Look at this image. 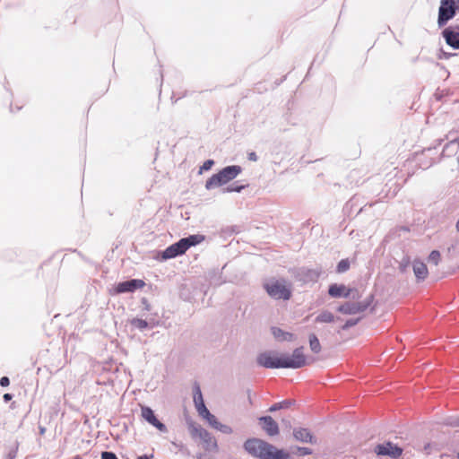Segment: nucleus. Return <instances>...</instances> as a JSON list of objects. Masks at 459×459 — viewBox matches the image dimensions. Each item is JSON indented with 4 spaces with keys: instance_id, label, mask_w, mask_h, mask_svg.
Returning <instances> with one entry per match:
<instances>
[{
    "instance_id": "12",
    "label": "nucleus",
    "mask_w": 459,
    "mask_h": 459,
    "mask_svg": "<svg viewBox=\"0 0 459 459\" xmlns=\"http://www.w3.org/2000/svg\"><path fill=\"white\" fill-rule=\"evenodd\" d=\"M264 432L270 436H277L280 432L278 423L271 416H263L258 419Z\"/></svg>"
},
{
    "instance_id": "35",
    "label": "nucleus",
    "mask_w": 459,
    "mask_h": 459,
    "mask_svg": "<svg viewBox=\"0 0 459 459\" xmlns=\"http://www.w3.org/2000/svg\"><path fill=\"white\" fill-rule=\"evenodd\" d=\"M137 459H150L148 455H143L137 457Z\"/></svg>"
},
{
    "instance_id": "23",
    "label": "nucleus",
    "mask_w": 459,
    "mask_h": 459,
    "mask_svg": "<svg viewBox=\"0 0 459 459\" xmlns=\"http://www.w3.org/2000/svg\"><path fill=\"white\" fill-rule=\"evenodd\" d=\"M202 417L207 419V420L209 421V423L213 427V428H217L218 427V424L220 423L216 417L214 415H212L210 411H209V414L207 413H204V414H200Z\"/></svg>"
},
{
    "instance_id": "14",
    "label": "nucleus",
    "mask_w": 459,
    "mask_h": 459,
    "mask_svg": "<svg viewBox=\"0 0 459 459\" xmlns=\"http://www.w3.org/2000/svg\"><path fill=\"white\" fill-rule=\"evenodd\" d=\"M141 414L142 417L148 421L150 424L157 428L159 430L165 432L167 431L166 426L161 423L154 415L153 411L147 406H142L141 407Z\"/></svg>"
},
{
    "instance_id": "34",
    "label": "nucleus",
    "mask_w": 459,
    "mask_h": 459,
    "mask_svg": "<svg viewBox=\"0 0 459 459\" xmlns=\"http://www.w3.org/2000/svg\"><path fill=\"white\" fill-rule=\"evenodd\" d=\"M256 159H257V157H256V154H255V152H251V153L249 154V160H254V161H255V160H256Z\"/></svg>"
},
{
    "instance_id": "16",
    "label": "nucleus",
    "mask_w": 459,
    "mask_h": 459,
    "mask_svg": "<svg viewBox=\"0 0 459 459\" xmlns=\"http://www.w3.org/2000/svg\"><path fill=\"white\" fill-rule=\"evenodd\" d=\"M193 395H194V403L196 408L197 412L200 414L207 413L209 414V410L206 408L203 394L201 392L200 385L195 383L193 388Z\"/></svg>"
},
{
    "instance_id": "31",
    "label": "nucleus",
    "mask_w": 459,
    "mask_h": 459,
    "mask_svg": "<svg viewBox=\"0 0 459 459\" xmlns=\"http://www.w3.org/2000/svg\"><path fill=\"white\" fill-rule=\"evenodd\" d=\"M357 321H353V320H348L345 325L342 326V329L345 330L351 326H353L354 325H356Z\"/></svg>"
},
{
    "instance_id": "20",
    "label": "nucleus",
    "mask_w": 459,
    "mask_h": 459,
    "mask_svg": "<svg viewBox=\"0 0 459 459\" xmlns=\"http://www.w3.org/2000/svg\"><path fill=\"white\" fill-rule=\"evenodd\" d=\"M309 347L314 353H319L321 351V344L315 333H310L308 336Z\"/></svg>"
},
{
    "instance_id": "24",
    "label": "nucleus",
    "mask_w": 459,
    "mask_h": 459,
    "mask_svg": "<svg viewBox=\"0 0 459 459\" xmlns=\"http://www.w3.org/2000/svg\"><path fill=\"white\" fill-rule=\"evenodd\" d=\"M132 324L139 328V329H144L147 327L148 324L145 320L143 319H140V318H135L132 321Z\"/></svg>"
},
{
    "instance_id": "29",
    "label": "nucleus",
    "mask_w": 459,
    "mask_h": 459,
    "mask_svg": "<svg viewBox=\"0 0 459 459\" xmlns=\"http://www.w3.org/2000/svg\"><path fill=\"white\" fill-rule=\"evenodd\" d=\"M9 384H10V380H9V378L7 377H1L0 385L2 386H7V385H9Z\"/></svg>"
},
{
    "instance_id": "9",
    "label": "nucleus",
    "mask_w": 459,
    "mask_h": 459,
    "mask_svg": "<svg viewBox=\"0 0 459 459\" xmlns=\"http://www.w3.org/2000/svg\"><path fill=\"white\" fill-rule=\"evenodd\" d=\"M328 294L332 298H359V291L356 289H351L344 284L333 283L329 286Z\"/></svg>"
},
{
    "instance_id": "17",
    "label": "nucleus",
    "mask_w": 459,
    "mask_h": 459,
    "mask_svg": "<svg viewBox=\"0 0 459 459\" xmlns=\"http://www.w3.org/2000/svg\"><path fill=\"white\" fill-rule=\"evenodd\" d=\"M412 268L413 273L419 281H423L428 277L429 270L427 265L423 262L420 260H415L413 262Z\"/></svg>"
},
{
    "instance_id": "2",
    "label": "nucleus",
    "mask_w": 459,
    "mask_h": 459,
    "mask_svg": "<svg viewBox=\"0 0 459 459\" xmlns=\"http://www.w3.org/2000/svg\"><path fill=\"white\" fill-rule=\"evenodd\" d=\"M244 449L253 457L258 459H289L290 454L279 449L264 439L252 437L244 443Z\"/></svg>"
},
{
    "instance_id": "15",
    "label": "nucleus",
    "mask_w": 459,
    "mask_h": 459,
    "mask_svg": "<svg viewBox=\"0 0 459 459\" xmlns=\"http://www.w3.org/2000/svg\"><path fill=\"white\" fill-rule=\"evenodd\" d=\"M294 438L302 443L316 444V437L307 428H296L293 430Z\"/></svg>"
},
{
    "instance_id": "13",
    "label": "nucleus",
    "mask_w": 459,
    "mask_h": 459,
    "mask_svg": "<svg viewBox=\"0 0 459 459\" xmlns=\"http://www.w3.org/2000/svg\"><path fill=\"white\" fill-rule=\"evenodd\" d=\"M145 286L143 280L134 279L123 282H119L116 287L117 293L133 292L137 289H142Z\"/></svg>"
},
{
    "instance_id": "28",
    "label": "nucleus",
    "mask_w": 459,
    "mask_h": 459,
    "mask_svg": "<svg viewBox=\"0 0 459 459\" xmlns=\"http://www.w3.org/2000/svg\"><path fill=\"white\" fill-rule=\"evenodd\" d=\"M101 459H118L117 455L112 452H102Z\"/></svg>"
},
{
    "instance_id": "25",
    "label": "nucleus",
    "mask_w": 459,
    "mask_h": 459,
    "mask_svg": "<svg viewBox=\"0 0 459 459\" xmlns=\"http://www.w3.org/2000/svg\"><path fill=\"white\" fill-rule=\"evenodd\" d=\"M216 429H219L220 431H221L223 433H226V434H231L232 433V429L230 426L223 425L221 423L218 424V427L216 428Z\"/></svg>"
},
{
    "instance_id": "1",
    "label": "nucleus",
    "mask_w": 459,
    "mask_h": 459,
    "mask_svg": "<svg viewBox=\"0 0 459 459\" xmlns=\"http://www.w3.org/2000/svg\"><path fill=\"white\" fill-rule=\"evenodd\" d=\"M257 363L267 368H299L307 364V358L303 352V347L293 351L291 356L278 357L273 352L265 351L258 355Z\"/></svg>"
},
{
    "instance_id": "27",
    "label": "nucleus",
    "mask_w": 459,
    "mask_h": 459,
    "mask_svg": "<svg viewBox=\"0 0 459 459\" xmlns=\"http://www.w3.org/2000/svg\"><path fill=\"white\" fill-rule=\"evenodd\" d=\"M212 165H213V160H208L204 161L203 166L200 168V173L203 170H209Z\"/></svg>"
},
{
    "instance_id": "7",
    "label": "nucleus",
    "mask_w": 459,
    "mask_h": 459,
    "mask_svg": "<svg viewBox=\"0 0 459 459\" xmlns=\"http://www.w3.org/2000/svg\"><path fill=\"white\" fill-rule=\"evenodd\" d=\"M193 437L199 438L203 446L207 451H216L218 449L217 441L212 435L202 427H195L191 431Z\"/></svg>"
},
{
    "instance_id": "5",
    "label": "nucleus",
    "mask_w": 459,
    "mask_h": 459,
    "mask_svg": "<svg viewBox=\"0 0 459 459\" xmlns=\"http://www.w3.org/2000/svg\"><path fill=\"white\" fill-rule=\"evenodd\" d=\"M268 295L274 299L288 300L291 297V287L283 280H273L264 285Z\"/></svg>"
},
{
    "instance_id": "11",
    "label": "nucleus",
    "mask_w": 459,
    "mask_h": 459,
    "mask_svg": "<svg viewBox=\"0 0 459 459\" xmlns=\"http://www.w3.org/2000/svg\"><path fill=\"white\" fill-rule=\"evenodd\" d=\"M442 34L447 45L459 49V26H449L443 30Z\"/></svg>"
},
{
    "instance_id": "22",
    "label": "nucleus",
    "mask_w": 459,
    "mask_h": 459,
    "mask_svg": "<svg viewBox=\"0 0 459 459\" xmlns=\"http://www.w3.org/2000/svg\"><path fill=\"white\" fill-rule=\"evenodd\" d=\"M440 259H441V255H440L439 251H437V250H433L429 255V261L430 263H433L436 265L438 264V263L440 262Z\"/></svg>"
},
{
    "instance_id": "37",
    "label": "nucleus",
    "mask_w": 459,
    "mask_h": 459,
    "mask_svg": "<svg viewBox=\"0 0 459 459\" xmlns=\"http://www.w3.org/2000/svg\"><path fill=\"white\" fill-rule=\"evenodd\" d=\"M456 230L459 231V218H458V221L456 222Z\"/></svg>"
},
{
    "instance_id": "18",
    "label": "nucleus",
    "mask_w": 459,
    "mask_h": 459,
    "mask_svg": "<svg viewBox=\"0 0 459 459\" xmlns=\"http://www.w3.org/2000/svg\"><path fill=\"white\" fill-rule=\"evenodd\" d=\"M272 333L273 337L278 341L291 342L294 340V334L289 332H285L279 327H272Z\"/></svg>"
},
{
    "instance_id": "3",
    "label": "nucleus",
    "mask_w": 459,
    "mask_h": 459,
    "mask_svg": "<svg viewBox=\"0 0 459 459\" xmlns=\"http://www.w3.org/2000/svg\"><path fill=\"white\" fill-rule=\"evenodd\" d=\"M204 240L203 235H190L187 238H181L177 243L168 247L162 253L163 259H171L179 255H183L191 247H194Z\"/></svg>"
},
{
    "instance_id": "4",
    "label": "nucleus",
    "mask_w": 459,
    "mask_h": 459,
    "mask_svg": "<svg viewBox=\"0 0 459 459\" xmlns=\"http://www.w3.org/2000/svg\"><path fill=\"white\" fill-rule=\"evenodd\" d=\"M241 172V168L237 165L228 166L219 173L212 175L205 183L206 189H212L227 184L234 179Z\"/></svg>"
},
{
    "instance_id": "19",
    "label": "nucleus",
    "mask_w": 459,
    "mask_h": 459,
    "mask_svg": "<svg viewBox=\"0 0 459 459\" xmlns=\"http://www.w3.org/2000/svg\"><path fill=\"white\" fill-rule=\"evenodd\" d=\"M335 317L333 314L328 310L322 311L316 318V323H333Z\"/></svg>"
},
{
    "instance_id": "26",
    "label": "nucleus",
    "mask_w": 459,
    "mask_h": 459,
    "mask_svg": "<svg viewBox=\"0 0 459 459\" xmlns=\"http://www.w3.org/2000/svg\"><path fill=\"white\" fill-rule=\"evenodd\" d=\"M297 452L299 455H309L312 454V450L308 447H301V446H299L297 448Z\"/></svg>"
},
{
    "instance_id": "30",
    "label": "nucleus",
    "mask_w": 459,
    "mask_h": 459,
    "mask_svg": "<svg viewBox=\"0 0 459 459\" xmlns=\"http://www.w3.org/2000/svg\"><path fill=\"white\" fill-rule=\"evenodd\" d=\"M282 408V405L281 403H274L273 405H272L270 408H269V411H275L277 410H280Z\"/></svg>"
},
{
    "instance_id": "6",
    "label": "nucleus",
    "mask_w": 459,
    "mask_h": 459,
    "mask_svg": "<svg viewBox=\"0 0 459 459\" xmlns=\"http://www.w3.org/2000/svg\"><path fill=\"white\" fill-rule=\"evenodd\" d=\"M458 12L459 0H441L438 9V25H445L449 20L454 18Z\"/></svg>"
},
{
    "instance_id": "10",
    "label": "nucleus",
    "mask_w": 459,
    "mask_h": 459,
    "mask_svg": "<svg viewBox=\"0 0 459 459\" xmlns=\"http://www.w3.org/2000/svg\"><path fill=\"white\" fill-rule=\"evenodd\" d=\"M368 305V302H345L338 307L337 311L344 315H356L365 311Z\"/></svg>"
},
{
    "instance_id": "8",
    "label": "nucleus",
    "mask_w": 459,
    "mask_h": 459,
    "mask_svg": "<svg viewBox=\"0 0 459 459\" xmlns=\"http://www.w3.org/2000/svg\"><path fill=\"white\" fill-rule=\"evenodd\" d=\"M403 448L390 441L385 442L383 444H378L374 448V452L377 455H386L393 459L400 457L403 454Z\"/></svg>"
},
{
    "instance_id": "21",
    "label": "nucleus",
    "mask_w": 459,
    "mask_h": 459,
    "mask_svg": "<svg viewBox=\"0 0 459 459\" xmlns=\"http://www.w3.org/2000/svg\"><path fill=\"white\" fill-rule=\"evenodd\" d=\"M349 268H350L349 260L342 259L338 263L336 271H337V273H341L346 272L347 270H349Z\"/></svg>"
},
{
    "instance_id": "36",
    "label": "nucleus",
    "mask_w": 459,
    "mask_h": 459,
    "mask_svg": "<svg viewBox=\"0 0 459 459\" xmlns=\"http://www.w3.org/2000/svg\"><path fill=\"white\" fill-rule=\"evenodd\" d=\"M198 459H211V458H209L205 455H199Z\"/></svg>"
},
{
    "instance_id": "32",
    "label": "nucleus",
    "mask_w": 459,
    "mask_h": 459,
    "mask_svg": "<svg viewBox=\"0 0 459 459\" xmlns=\"http://www.w3.org/2000/svg\"><path fill=\"white\" fill-rule=\"evenodd\" d=\"M243 187H244L243 186H237V187H231V188H228L227 191L228 192H232V191L239 192Z\"/></svg>"
},
{
    "instance_id": "33",
    "label": "nucleus",
    "mask_w": 459,
    "mask_h": 459,
    "mask_svg": "<svg viewBox=\"0 0 459 459\" xmlns=\"http://www.w3.org/2000/svg\"><path fill=\"white\" fill-rule=\"evenodd\" d=\"M4 402H9L12 400L13 396L11 394H4L3 396Z\"/></svg>"
}]
</instances>
